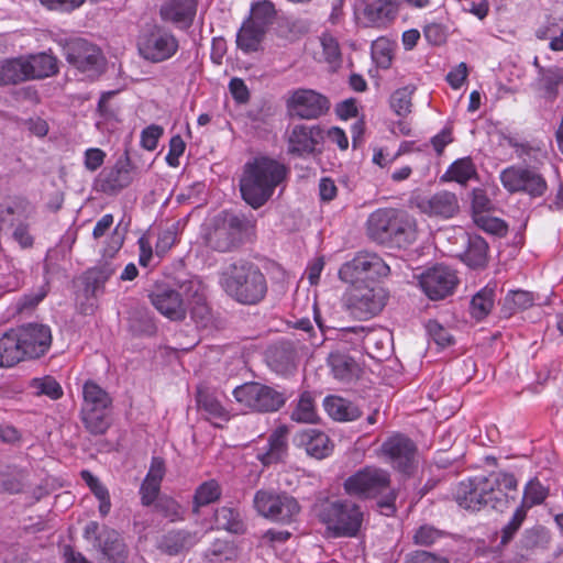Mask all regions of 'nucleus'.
<instances>
[{
	"label": "nucleus",
	"instance_id": "f257e3e1",
	"mask_svg": "<svg viewBox=\"0 0 563 563\" xmlns=\"http://www.w3.org/2000/svg\"><path fill=\"white\" fill-rule=\"evenodd\" d=\"M287 168L276 159L260 156L244 165L240 179V191L252 208H261L273 196L276 187L284 181Z\"/></svg>",
	"mask_w": 563,
	"mask_h": 563
},
{
	"label": "nucleus",
	"instance_id": "f03ea898",
	"mask_svg": "<svg viewBox=\"0 0 563 563\" xmlns=\"http://www.w3.org/2000/svg\"><path fill=\"white\" fill-rule=\"evenodd\" d=\"M367 234L379 244L406 247L417 240L416 220L401 210L378 209L367 219Z\"/></svg>",
	"mask_w": 563,
	"mask_h": 563
},
{
	"label": "nucleus",
	"instance_id": "7ed1b4c3",
	"mask_svg": "<svg viewBox=\"0 0 563 563\" xmlns=\"http://www.w3.org/2000/svg\"><path fill=\"white\" fill-rule=\"evenodd\" d=\"M224 291L244 305H255L266 295L267 284L263 273L253 264L235 263L221 275Z\"/></svg>",
	"mask_w": 563,
	"mask_h": 563
},
{
	"label": "nucleus",
	"instance_id": "20e7f679",
	"mask_svg": "<svg viewBox=\"0 0 563 563\" xmlns=\"http://www.w3.org/2000/svg\"><path fill=\"white\" fill-rule=\"evenodd\" d=\"M344 492L353 497L373 499L383 497L378 501L380 508L394 511L396 492L391 487L388 471L377 466H365L349 476L343 483Z\"/></svg>",
	"mask_w": 563,
	"mask_h": 563
},
{
	"label": "nucleus",
	"instance_id": "39448f33",
	"mask_svg": "<svg viewBox=\"0 0 563 563\" xmlns=\"http://www.w3.org/2000/svg\"><path fill=\"white\" fill-rule=\"evenodd\" d=\"M313 511L335 538L355 537L363 522L361 507L349 499H321L314 504Z\"/></svg>",
	"mask_w": 563,
	"mask_h": 563
},
{
	"label": "nucleus",
	"instance_id": "423d86ee",
	"mask_svg": "<svg viewBox=\"0 0 563 563\" xmlns=\"http://www.w3.org/2000/svg\"><path fill=\"white\" fill-rule=\"evenodd\" d=\"M81 394L80 420L85 429L92 435L104 434L111 426L112 398L93 380L84 383Z\"/></svg>",
	"mask_w": 563,
	"mask_h": 563
},
{
	"label": "nucleus",
	"instance_id": "0eeeda50",
	"mask_svg": "<svg viewBox=\"0 0 563 563\" xmlns=\"http://www.w3.org/2000/svg\"><path fill=\"white\" fill-rule=\"evenodd\" d=\"M252 227V221L242 213L224 212L214 220L207 234V244L219 252H230L238 247Z\"/></svg>",
	"mask_w": 563,
	"mask_h": 563
},
{
	"label": "nucleus",
	"instance_id": "6e6552de",
	"mask_svg": "<svg viewBox=\"0 0 563 563\" xmlns=\"http://www.w3.org/2000/svg\"><path fill=\"white\" fill-rule=\"evenodd\" d=\"M389 273V265L378 254L363 251L340 267L339 278L355 287L386 277Z\"/></svg>",
	"mask_w": 563,
	"mask_h": 563
},
{
	"label": "nucleus",
	"instance_id": "1a4fd4ad",
	"mask_svg": "<svg viewBox=\"0 0 563 563\" xmlns=\"http://www.w3.org/2000/svg\"><path fill=\"white\" fill-rule=\"evenodd\" d=\"M499 180L509 194H525L531 198H539L548 190L544 176L539 170L522 165L504 168L499 174Z\"/></svg>",
	"mask_w": 563,
	"mask_h": 563
},
{
	"label": "nucleus",
	"instance_id": "9d476101",
	"mask_svg": "<svg viewBox=\"0 0 563 563\" xmlns=\"http://www.w3.org/2000/svg\"><path fill=\"white\" fill-rule=\"evenodd\" d=\"M64 51L66 60L87 78L95 79L103 73L106 59L101 49L87 40L74 38Z\"/></svg>",
	"mask_w": 563,
	"mask_h": 563
},
{
	"label": "nucleus",
	"instance_id": "9b49d317",
	"mask_svg": "<svg viewBox=\"0 0 563 563\" xmlns=\"http://www.w3.org/2000/svg\"><path fill=\"white\" fill-rule=\"evenodd\" d=\"M233 396L238 402L257 412L277 411L286 401L283 393L256 382L235 387Z\"/></svg>",
	"mask_w": 563,
	"mask_h": 563
},
{
	"label": "nucleus",
	"instance_id": "f8f14e48",
	"mask_svg": "<svg viewBox=\"0 0 563 563\" xmlns=\"http://www.w3.org/2000/svg\"><path fill=\"white\" fill-rule=\"evenodd\" d=\"M256 511L273 521L289 523L299 514L298 501L287 494L258 490L254 496Z\"/></svg>",
	"mask_w": 563,
	"mask_h": 563
},
{
	"label": "nucleus",
	"instance_id": "ddd939ff",
	"mask_svg": "<svg viewBox=\"0 0 563 563\" xmlns=\"http://www.w3.org/2000/svg\"><path fill=\"white\" fill-rule=\"evenodd\" d=\"M178 46L176 36L159 26L143 33L137 42L140 55L152 63H162L172 58L177 53Z\"/></svg>",
	"mask_w": 563,
	"mask_h": 563
},
{
	"label": "nucleus",
	"instance_id": "4468645a",
	"mask_svg": "<svg viewBox=\"0 0 563 563\" xmlns=\"http://www.w3.org/2000/svg\"><path fill=\"white\" fill-rule=\"evenodd\" d=\"M386 299V292L380 287L355 286L347 294L346 308L353 317L367 320L383 310Z\"/></svg>",
	"mask_w": 563,
	"mask_h": 563
},
{
	"label": "nucleus",
	"instance_id": "2eb2a0df",
	"mask_svg": "<svg viewBox=\"0 0 563 563\" xmlns=\"http://www.w3.org/2000/svg\"><path fill=\"white\" fill-rule=\"evenodd\" d=\"M185 282L176 287L156 286L150 294L152 305L172 321H183L187 316Z\"/></svg>",
	"mask_w": 563,
	"mask_h": 563
},
{
	"label": "nucleus",
	"instance_id": "dca6fc26",
	"mask_svg": "<svg viewBox=\"0 0 563 563\" xmlns=\"http://www.w3.org/2000/svg\"><path fill=\"white\" fill-rule=\"evenodd\" d=\"M418 285L431 300H440L453 294L457 276L444 265H435L417 275Z\"/></svg>",
	"mask_w": 563,
	"mask_h": 563
},
{
	"label": "nucleus",
	"instance_id": "f3484780",
	"mask_svg": "<svg viewBox=\"0 0 563 563\" xmlns=\"http://www.w3.org/2000/svg\"><path fill=\"white\" fill-rule=\"evenodd\" d=\"M490 488L486 490V507L497 511L506 510L518 496V482L514 474L498 472L486 476Z\"/></svg>",
	"mask_w": 563,
	"mask_h": 563
},
{
	"label": "nucleus",
	"instance_id": "a211bd4d",
	"mask_svg": "<svg viewBox=\"0 0 563 563\" xmlns=\"http://www.w3.org/2000/svg\"><path fill=\"white\" fill-rule=\"evenodd\" d=\"M380 452L394 468L407 473L413 465L417 448L408 437L397 433L384 441Z\"/></svg>",
	"mask_w": 563,
	"mask_h": 563
},
{
	"label": "nucleus",
	"instance_id": "6ab92c4d",
	"mask_svg": "<svg viewBox=\"0 0 563 563\" xmlns=\"http://www.w3.org/2000/svg\"><path fill=\"white\" fill-rule=\"evenodd\" d=\"M291 115L300 119H317L329 109L328 99L312 89H297L287 100Z\"/></svg>",
	"mask_w": 563,
	"mask_h": 563
},
{
	"label": "nucleus",
	"instance_id": "aec40b11",
	"mask_svg": "<svg viewBox=\"0 0 563 563\" xmlns=\"http://www.w3.org/2000/svg\"><path fill=\"white\" fill-rule=\"evenodd\" d=\"M132 168L128 155L119 158L112 167L104 168L95 179V189L106 195H117L132 183Z\"/></svg>",
	"mask_w": 563,
	"mask_h": 563
},
{
	"label": "nucleus",
	"instance_id": "412c9836",
	"mask_svg": "<svg viewBox=\"0 0 563 563\" xmlns=\"http://www.w3.org/2000/svg\"><path fill=\"white\" fill-rule=\"evenodd\" d=\"M323 139L324 131L318 125H295L288 135V153L299 157L313 155Z\"/></svg>",
	"mask_w": 563,
	"mask_h": 563
},
{
	"label": "nucleus",
	"instance_id": "4be33fe9",
	"mask_svg": "<svg viewBox=\"0 0 563 563\" xmlns=\"http://www.w3.org/2000/svg\"><path fill=\"white\" fill-rule=\"evenodd\" d=\"M16 330L26 358L41 357L49 350L52 332L48 325L29 323Z\"/></svg>",
	"mask_w": 563,
	"mask_h": 563
},
{
	"label": "nucleus",
	"instance_id": "5701e85b",
	"mask_svg": "<svg viewBox=\"0 0 563 563\" xmlns=\"http://www.w3.org/2000/svg\"><path fill=\"white\" fill-rule=\"evenodd\" d=\"M486 476H476L461 482L454 493V498L460 507L477 511L486 507V490L490 488Z\"/></svg>",
	"mask_w": 563,
	"mask_h": 563
},
{
	"label": "nucleus",
	"instance_id": "b1692460",
	"mask_svg": "<svg viewBox=\"0 0 563 563\" xmlns=\"http://www.w3.org/2000/svg\"><path fill=\"white\" fill-rule=\"evenodd\" d=\"M416 207L429 217L452 218L459 211V200L454 192L438 191L431 196L417 197Z\"/></svg>",
	"mask_w": 563,
	"mask_h": 563
},
{
	"label": "nucleus",
	"instance_id": "393cba45",
	"mask_svg": "<svg viewBox=\"0 0 563 563\" xmlns=\"http://www.w3.org/2000/svg\"><path fill=\"white\" fill-rule=\"evenodd\" d=\"M184 291L186 295L187 312L191 319L201 325H206L211 319V310L201 283L197 279L185 280Z\"/></svg>",
	"mask_w": 563,
	"mask_h": 563
},
{
	"label": "nucleus",
	"instance_id": "a878e982",
	"mask_svg": "<svg viewBox=\"0 0 563 563\" xmlns=\"http://www.w3.org/2000/svg\"><path fill=\"white\" fill-rule=\"evenodd\" d=\"M268 366L280 375H287L296 368L297 351L289 341H279L266 351Z\"/></svg>",
	"mask_w": 563,
	"mask_h": 563
},
{
	"label": "nucleus",
	"instance_id": "bb28decb",
	"mask_svg": "<svg viewBox=\"0 0 563 563\" xmlns=\"http://www.w3.org/2000/svg\"><path fill=\"white\" fill-rule=\"evenodd\" d=\"M196 11V0H167L162 4L159 14L165 22L186 29L191 25Z\"/></svg>",
	"mask_w": 563,
	"mask_h": 563
},
{
	"label": "nucleus",
	"instance_id": "cd10ccee",
	"mask_svg": "<svg viewBox=\"0 0 563 563\" xmlns=\"http://www.w3.org/2000/svg\"><path fill=\"white\" fill-rule=\"evenodd\" d=\"M399 10V0H371L363 9V16L367 26L384 27L396 19Z\"/></svg>",
	"mask_w": 563,
	"mask_h": 563
},
{
	"label": "nucleus",
	"instance_id": "c85d7f7f",
	"mask_svg": "<svg viewBox=\"0 0 563 563\" xmlns=\"http://www.w3.org/2000/svg\"><path fill=\"white\" fill-rule=\"evenodd\" d=\"M509 145L514 148L517 158L523 163V167L539 170L540 166L544 165L549 158V148L542 141L517 142L510 140Z\"/></svg>",
	"mask_w": 563,
	"mask_h": 563
},
{
	"label": "nucleus",
	"instance_id": "c756f323",
	"mask_svg": "<svg viewBox=\"0 0 563 563\" xmlns=\"http://www.w3.org/2000/svg\"><path fill=\"white\" fill-rule=\"evenodd\" d=\"M296 440L298 445L302 446L307 454L317 460L329 456L333 450V444L329 437L316 429H306L300 431Z\"/></svg>",
	"mask_w": 563,
	"mask_h": 563
},
{
	"label": "nucleus",
	"instance_id": "7c9ffc66",
	"mask_svg": "<svg viewBox=\"0 0 563 563\" xmlns=\"http://www.w3.org/2000/svg\"><path fill=\"white\" fill-rule=\"evenodd\" d=\"M97 545L109 563H126L129 551L115 530H103L97 538Z\"/></svg>",
	"mask_w": 563,
	"mask_h": 563
},
{
	"label": "nucleus",
	"instance_id": "2f4dec72",
	"mask_svg": "<svg viewBox=\"0 0 563 563\" xmlns=\"http://www.w3.org/2000/svg\"><path fill=\"white\" fill-rule=\"evenodd\" d=\"M287 434L288 429L285 426L276 428L269 435L267 446L258 450L256 457L264 465L280 462L287 453Z\"/></svg>",
	"mask_w": 563,
	"mask_h": 563
},
{
	"label": "nucleus",
	"instance_id": "473e14b6",
	"mask_svg": "<svg viewBox=\"0 0 563 563\" xmlns=\"http://www.w3.org/2000/svg\"><path fill=\"white\" fill-rule=\"evenodd\" d=\"M18 330H10L0 336V366L11 367L25 360Z\"/></svg>",
	"mask_w": 563,
	"mask_h": 563
},
{
	"label": "nucleus",
	"instance_id": "72a5a7b5",
	"mask_svg": "<svg viewBox=\"0 0 563 563\" xmlns=\"http://www.w3.org/2000/svg\"><path fill=\"white\" fill-rule=\"evenodd\" d=\"M26 80L41 79L55 75L58 70L57 60L49 54L23 56Z\"/></svg>",
	"mask_w": 563,
	"mask_h": 563
},
{
	"label": "nucleus",
	"instance_id": "f704fd0d",
	"mask_svg": "<svg viewBox=\"0 0 563 563\" xmlns=\"http://www.w3.org/2000/svg\"><path fill=\"white\" fill-rule=\"evenodd\" d=\"M462 261L471 268H484L488 262V244L479 235L467 236L466 250L461 256Z\"/></svg>",
	"mask_w": 563,
	"mask_h": 563
},
{
	"label": "nucleus",
	"instance_id": "c9c22d12",
	"mask_svg": "<svg viewBox=\"0 0 563 563\" xmlns=\"http://www.w3.org/2000/svg\"><path fill=\"white\" fill-rule=\"evenodd\" d=\"M496 299V284H487L479 289L470 303V313L477 320H484L493 310Z\"/></svg>",
	"mask_w": 563,
	"mask_h": 563
},
{
	"label": "nucleus",
	"instance_id": "e433bc0d",
	"mask_svg": "<svg viewBox=\"0 0 563 563\" xmlns=\"http://www.w3.org/2000/svg\"><path fill=\"white\" fill-rule=\"evenodd\" d=\"M198 542L197 533L177 530L166 533L161 541V549L169 555L189 550Z\"/></svg>",
	"mask_w": 563,
	"mask_h": 563
},
{
	"label": "nucleus",
	"instance_id": "4c0bfd02",
	"mask_svg": "<svg viewBox=\"0 0 563 563\" xmlns=\"http://www.w3.org/2000/svg\"><path fill=\"white\" fill-rule=\"evenodd\" d=\"M323 407L328 415L338 421H353L361 416L356 406L338 396L325 397Z\"/></svg>",
	"mask_w": 563,
	"mask_h": 563
},
{
	"label": "nucleus",
	"instance_id": "58836bf2",
	"mask_svg": "<svg viewBox=\"0 0 563 563\" xmlns=\"http://www.w3.org/2000/svg\"><path fill=\"white\" fill-rule=\"evenodd\" d=\"M196 399L199 409L207 415L209 420L228 421L230 419V412L207 388L199 387Z\"/></svg>",
	"mask_w": 563,
	"mask_h": 563
},
{
	"label": "nucleus",
	"instance_id": "ea45409f",
	"mask_svg": "<svg viewBox=\"0 0 563 563\" xmlns=\"http://www.w3.org/2000/svg\"><path fill=\"white\" fill-rule=\"evenodd\" d=\"M328 362L334 377L341 382H351L357 373L356 362L340 351L330 353Z\"/></svg>",
	"mask_w": 563,
	"mask_h": 563
},
{
	"label": "nucleus",
	"instance_id": "a19ab883",
	"mask_svg": "<svg viewBox=\"0 0 563 563\" xmlns=\"http://www.w3.org/2000/svg\"><path fill=\"white\" fill-rule=\"evenodd\" d=\"M263 29L246 20L240 27L236 35V45L244 53L256 52L265 35Z\"/></svg>",
	"mask_w": 563,
	"mask_h": 563
},
{
	"label": "nucleus",
	"instance_id": "79ce46f5",
	"mask_svg": "<svg viewBox=\"0 0 563 563\" xmlns=\"http://www.w3.org/2000/svg\"><path fill=\"white\" fill-rule=\"evenodd\" d=\"M26 81L23 56L0 60V86Z\"/></svg>",
	"mask_w": 563,
	"mask_h": 563
},
{
	"label": "nucleus",
	"instance_id": "37998d69",
	"mask_svg": "<svg viewBox=\"0 0 563 563\" xmlns=\"http://www.w3.org/2000/svg\"><path fill=\"white\" fill-rule=\"evenodd\" d=\"M214 521L219 529L236 534L245 532V523L238 508L223 506L217 509Z\"/></svg>",
	"mask_w": 563,
	"mask_h": 563
},
{
	"label": "nucleus",
	"instance_id": "c03bdc74",
	"mask_svg": "<svg viewBox=\"0 0 563 563\" xmlns=\"http://www.w3.org/2000/svg\"><path fill=\"white\" fill-rule=\"evenodd\" d=\"M476 176V167L473 161L470 157H463L453 162L442 178L465 185L468 180L475 178Z\"/></svg>",
	"mask_w": 563,
	"mask_h": 563
},
{
	"label": "nucleus",
	"instance_id": "a18cd8bd",
	"mask_svg": "<svg viewBox=\"0 0 563 563\" xmlns=\"http://www.w3.org/2000/svg\"><path fill=\"white\" fill-rule=\"evenodd\" d=\"M113 273L114 269L109 264L89 269L84 276L85 292L97 296Z\"/></svg>",
	"mask_w": 563,
	"mask_h": 563
},
{
	"label": "nucleus",
	"instance_id": "49530a36",
	"mask_svg": "<svg viewBox=\"0 0 563 563\" xmlns=\"http://www.w3.org/2000/svg\"><path fill=\"white\" fill-rule=\"evenodd\" d=\"M221 496L220 485L216 479H210L200 484L194 495V512L198 514L199 509L218 500Z\"/></svg>",
	"mask_w": 563,
	"mask_h": 563
},
{
	"label": "nucleus",
	"instance_id": "de8ad7c7",
	"mask_svg": "<svg viewBox=\"0 0 563 563\" xmlns=\"http://www.w3.org/2000/svg\"><path fill=\"white\" fill-rule=\"evenodd\" d=\"M11 240L18 244L21 250H31L35 244V235L32 232L30 222L26 219H14L10 223Z\"/></svg>",
	"mask_w": 563,
	"mask_h": 563
},
{
	"label": "nucleus",
	"instance_id": "09e8293b",
	"mask_svg": "<svg viewBox=\"0 0 563 563\" xmlns=\"http://www.w3.org/2000/svg\"><path fill=\"white\" fill-rule=\"evenodd\" d=\"M416 91L415 85H407L396 89L390 96V108L398 117H406L411 112L412 96Z\"/></svg>",
	"mask_w": 563,
	"mask_h": 563
},
{
	"label": "nucleus",
	"instance_id": "8fccbe9b",
	"mask_svg": "<svg viewBox=\"0 0 563 563\" xmlns=\"http://www.w3.org/2000/svg\"><path fill=\"white\" fill-rule=\"evenodd\" d=\"M533 295L526 290L509 291L503 303L505 314L511 316L517 310H525L533 305Z\"/></svg>",
	"mask_w": 563,
	"mask_h": 563
},
{
	"label": "nucleus",
	"instance_id": "3c124183",
	"mask_svg": "<svg viewBox=\"0 0 563 563\" xmlns=\"http://www.w3.org/2000/svg\"><path fill=\"white\" fill-rule=\"evenodd\" d=\"M276 11L271 1L264 0L255 3L251 10V16L247 19L264 31L273 24Z\"/></svg>",
	"mask_w": 563,
	"mask_h": 563
},
{
	"label": "nucleus",
	"instance_id": "603ef678",
	"mask_svg": "<svg viewBox=\"0 0 563 563\" xmlns=\"http://www.w3.org/2000/svg\"><path fill=\"white\" fill-rule=\"evenodd\" d=\"M548 494V488L544 487L537 478L531 479L525 487L520 505L529 510L533 506L542 504L545 500Z\"/></svg>",
	"mask_w": 563,
	"mask_h": 563
},
{
	"label": "nucleus",
	"instance_id": "864d4df0",
	"mask_svg": "<svg viewBox=\"0 0 563 563\" xmlns=\"http://www.w3.org/2000/svg\"><path fill=\"white\" fill-rule=\"evenodd\" d=\"M317 413L313 399L309 393H303L297 407L291 412V419L297 422L312 423L316 421Z\"/></svg>",
	"mask_w": 563,
	"mask_h": 563
},
{
	"label": "nucleus",
	"instance_id": "5fc2aeb1",
	"mask_svg": "<svg viewBox=\"0 0 563 563\" xmlns=\"http://www.w3.org/2000/svg\"><path fill=\"white\" fill-rule=\"evenodd\" d=\"M393 44L385 37H379L372 44V57L379 68L387 69L393 60Z\"/></svg>",
	"mask_w": 563,
	"mask_h": 563
},
{
	"label": "nucleus",
	"instance_id": "6e6d98bb",
	"mask_svg": "<svg viewBox=\"0 0 563 563\" xmlns=\"http://www.w3.org/2000/svg\"><path fill=\"white\" fill-rule=\"evenodd\" d=\"M563 82V68L552 67L542 73L541 84L545 97L554 99L558 93V86Z\"/></svg>",
	"mask_w": 563,
	"mask_h": 563
},
{
	"label": "nucleus",
	"instance_id": "4d7b16f0",
	"mask_svg": "<svg viewBox=\"0 0 563 563\" xmlns=\"http://www.w3.org/2000/svg\"><path fill=\"white\" fill-rule=\"evenodd\" d=\"M3 117L19 126H25L29 132L37 137H44L48 132V124L40 117L30 118L26 120L20 119L16 115L3 113Z\"/></svg>",
	"mask_w": 563,
	"mask_h": 563
},
{
	"label": "nucleus",
	"instance_id": "13d9d810",
	"mask_svg": "<svg viewBox=\"0 0 563 563\" xmlns=\"http://www.w3.org/2000/svg\"><path fill=\"white\" fill-rule=\"evenodd\" d=\"M426 330L430 339L440 347H445L453 343V336L450 330L444 328L437 320H429L426 323Z\"/></svg>",
	"mask_w": 563,
	"mask_h": 563
},
{
	"label": "nucleus",
	"instance_id": "bf43d9fd",
	"mask_svg": "<svg viewBox=\"0 0 563 563\" xmlns=\"http://www.w3.org/2000/svg\"><path fill=\"white\" fill-rule=\"evenodd\" d=\"M33 387L36 389L37 394L46 395L53 400L59 399L63 396L62 386L51 376L34 379Z\"/></svg>",
	"mask_w": 563,
	"mask_h": 563
},
{
	"label": "nucleus",
	"instance_id": "052dcab7",
	"mask_svg": "<svg viewBox=\"0 0 563 563\" xmlns=\"http://www.w3.org/2000/svg\"><path fill=\"white\" fill-rule=\"evenodd\" d=\"M323 56L327 63L332 66H338L341 62V52L338 41L329 34H323L320 37Z\"/></svg>",
	"mask_w": 563,
	"mask_h": 563
},
{
	"label": "nucleus",
	"instance_id": "680f3d73",
	"mask_svg": "<svg viewBox=\"0 0 563 563\" xmlns=\"http://www.w3.org/2000/svg\"><path fill=\"white\" fill-rule=\"evenodd\" d=\"M537 37L540 40L550 38V48L555 52L563 51V29L559 32L555 23H548V25L537 30Z\"/></svg>",
	"mask_w": 563,
	"mask_h": 563
},
{
	"label": "nucleus",
	"instance_id": "e2e57ef3",
	"mask_svg": "<svg viewBox=\"0 0 563 563\" xmlns=\"http://www.w3.org/2000/svg\"><path fill=\"white\" fill-rule=\"evenodd\" d=\"M178 229L176 224L163 230L157 239L155 251L159 256L165 255L177 242Z\"/></svg>",
	"mask_w": 563,
	"mask_h": 563
},
{
	"label": "nucleus",
	"instance_id": "0e129e2a",
	"mask_svg": "<svg viewBox=\"0 0 563 563\" xmlns=\"http://www.w3.org/2000/svg\"><path fill=\"white\" fill-rule=\"evenodd\" d=\"M47 291L44 286L32 290L29 294L23 295L15 302V309L18 312H24L26 310L33 309L37 306L46 296Z\"/></svg>",
	"mask_w": 563,
	"mask_h": 563
},
{
	"label": "nucleus",
	"instance_id": "69168bd1",
	"mask_svg": "<svg viewBox=\"0 0 563 563\" xmlns=\"http://www.w3.org/2000/svg\"><path fill=\"white\" fill-rule=\"evenodd\" d=\"M527 511L528 509L523 508L521 505L515 510L510 521L506 525V527L503 530L501 543H506L508 542V540L512 538V536L522 525L527 516Z\"/></svg>",
	"mask_w": 563,
	"mask_h": 563
},
{
	"label": "nucleus",
	"instance_id": "338daca9",
	"mask_svg": "<svg viewBox=\"0 0 563 563\" xmlns=\"http://www.w3.org/2000/svg\"><path fill=\"white\" fill-rule=\"evenodd\" d=\"M163 135V128L152 124L145 128L141 133V145L147 151H154L157 147L159 137Z\"/></svg>",
	"mask_w": 563,
	"mask_h": 563
},
{
	"label": "nucleus",
	"instance_id": "774afa93",
	"mask_svg": "<svg viewBox=\"0 0 563 563\" xmlns=\"http://www.w3.org/2000/svg\"><path fill=\"white\" fill-rule=\"evenodd\" d=\"M426 40L432 45H440L445 42L446 29L438 22H430L423 29Z\"/></svg>",
	"mask_w": 563,
	"mask_h": 563
}]
</instances>
